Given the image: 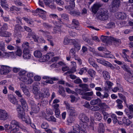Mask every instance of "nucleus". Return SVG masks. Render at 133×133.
Here are the masks:
<instances>
[{
	"label": "nucleus",
	"instance_id": "nucleus-1",
	"mask_svg": "<svg viewBox=\"0 0 133 133\" xmlns=\"http://www.w3.org/2000/svg\"><path fill=\"white\" fill-rule=\"evenodd\" d=\"M79 118L82 122L80 124L81 127L78 124H76L73 128V132L71 131L69 133H87L85 128L87 126V123L89 121V118L85 114H82L79 115Z\"/></svg>",
	"mask_w": 133,
	"mask_h": 133
},
{
	"label": "nucleus",
	"instance_id": "nucleus-2",
	"mask_svg": "<svg viewBox=\"0 0 133 133\" xmlns=\"http://www.w3.org/2000/svg\"><path fill=\"white\" fill-rule=\"evenodd\" d=\"M17 111L18 113V117L21 119L22 121L30 125L33 128H35V125L31 122L30 117L29 116H25V113L24 110L21 108L20 105H18L17 106Z\"/></svg>",
	"mask_w": 133,
	"mask_h": 133
},
{
	"label": "nucleus",
	"instance_id": "nucleus-3",
	"mask_svg": "<svg viewBox=\"0 0 133 133\" xmlns=\"http://www.w3.org/2000/svg\"><path fill=\"white\" fill-rule=\"evenodd\" d=\"M64 104L66 106L67 111L69 113L70 118L68 121L70 123H72L74 121L75 117L77 116V113L74 108L71 107L67 101H64Z\"/></svg>",
	"mask_w": 133,
	"mask_h": 133
},
{
	"label": "nucleus",
	"instance_id": "nucleus-4",
	"mask_svg": "<svg viewBox=\"0 0 133 133\" xmlns=\"http://www.w3.org/2000/svg\"><path fill=\"white\" fill-rule=\"evenodd\" d=\"M101 39L103 42L107 44H109L113 42L115 44H117L119 45L121 43L120 39H116L112 37H109L108 36L102 35L101 36Z\"/></svg>",
	"mask_w": 133,
	"mask_h": 133
},
{
	"label": "nucleus",
	"instance_id": "nucleus-5",
	"mask_svg": "<svg viewBox=\"0 0 133 133\" xmlns=\"http://www.w3.org/2000/svg\"><path fill=\"white\" fill-rule=\"evenodd\" d=\"M97 17L101 20H107L108 18L107 12L105 10L101 9L97 14Z\"/></svg>",
	"mask_w": 133,
	"mask_h": 133
},
{
	"label": "nucleus",
	"instance_id": "nucleus-6",
	"mask_svg": "<svg viewBox=\"0 0 133 133\" xmlns=\"http://www.w3.org/2000/svg\"><path fill=\"white\" fill-rule=\"evenodd\" d=\"M10 133H14L19 130L20 127L19 123L15 120H12L11 122Z\"/></svg>",
	"mask_w": 133,
	"mask_h": 133
},
{
	"label": "nucleus",
	"instance_id": "nucleus-7",
	"mask_svg": "<svg viewBox=\"0 0 133 133\" xmlns=\"http://www.w3.org/2000/svg\"><path fill=\"white\" fill-rule=\"evenodd\" d=\"M97 62L103 65L108 67H110L111 69L114 70L115 67L110 63L108 61L102 59H97Z\"/></svg>",
	"mask_w": 133,
	"mask_h": 133
},
{
	"label": "nucleus",
	"instance_id": "nucleus-8",
	"mask_svg": "<svg viewBox=\"0 0 133 133\" xmlns=\"http://www.w3.org/2000/svg\"><path fill=\"white\" fill-rule=\"evenodd\" d=\"M9 117L8 113L5 110L0 109V120H5Z\"/></svg>",
	"mask_w": 133,
	"mask_h": 133
},
{
	"label": "nucleus",
	"instance_id": "nucleus-9",
	"mask_svg": "<svg viewBox=\"0 0 133 133\" xmlns=\"http://www.w3.org/2000/svg\"><path fill=\"white\" fill-rule=\"evenodd\" d=\"M8 98L9 101L12 104L14 105H16V109L17 110V106L18 105H19L18 104V101L16 98V97L14 96L11 95H8ZM21 106V105H20Z\"/></svg>",
	"mask_w": 133,
	"mask_h": 133
},
{
	"label": "nucleus",
	"instance_id": "nucleus-10",
	"mask_svg": "<svg viewBox=\"0 0 133 133\" xmlns=\"http://www.w3.org/2000/svg\"><path fill=\"white\" fill-rule=\"evenodd\" d=\"M0 70V73L1 74H5L9 72L11 70V68L8 66L2 65Z\"/></svg>",
	"mask_w": 133,
	"mask_h": 133
},
{
	"label": "nucleus",
	"instance_id": "nucleus-11",
	"mask_svg": "<svg viewBox=\"0 0 133 133\" xmlns=\"http://www.w3.org/2000/svg\"><path fill=\"white\" fill-rule=\"evenodd\" d=\"M19 101L24 110L27 111L28 110V107L25 99L23 98H22L19 99Z\"/></svg>",
	"mask_w": 133,
	"mask_h": 133
},
{
	"label": "nucleus",
	"instance_id": "nucleus-12",
	"mask_svg": "<svg viewBox=\"0 0 133 133\" xmlns=\"http://www.w3.org/2000/svg\"><path fill=\"white\" fill-rule=\"evenodd\" d=\"M121 2L119 0H113L111 3L112 7L113 10H117L120 6Z\"/></svg>",
	"mask_w": 133,
	"mask_h": 133
},
{
	"label": "nucleus",
	"instance_id": "nucleus-13",
	"mask_svg": "<svg viewBox=\"0 0 133 133\" xmlns=\"http://www.w3.org/2000/svg\"><path fill=\"white\" fill-rule=\"evenodd\" d=\"M22 30V27L18 25L15 26L14 29V34L16 36H21L20 31Z\"/></svg>",
	"mask_w": 133,
	"mask_h": 133
},
{
	"label": "nucleus",
	"instance_id": "nucleus-14",
	"mask_svg": "<svg viewBox=\"0 0 133 133\" xmlns=\"http://www.w3.org/2000/svg\"><path fill=\"white\" fill-rule=\"evenodd\" d=\"M23 58L25 59H30L31 57V54L29 50L24 49L23 50Z\"/></svg>",
	"mask_w": 133,
	"mask_h": 133
},
{
	"label": "nucleus",
	"instance_id": "nucleus-15",
	"mask_svg": "<svg viewBox=\"0 0 133 133\" xmlns=\"http://www.w3.org/2000/svg\"><path fill=\"white\" fill-rule=\"evenodd\" d=\"M71 70L67 71L65 74L67 73L70 74L76 71V68L77 67V66L76 62H71Z\"/></svg>",
	"mask_w": 133,
	"mask_h": 133
},
{
	"label": "nucleus",
	"instance_id": "nucleus-16",
	"mask_svg": "<svg viewBox=\"0 0 133 133\" xmlns=\"http://www.w3.org/2000/svg\"><path fill=\"white\" fill-rule=\"evenodd\" d=\"M39 104H38L37 105L33 104L31 106V111L32 113H37L39 112Z\"/></svg>",
	"mask_w": 133,
	"mask_h": 133
},
{
	"label": "nucleus",
	"instance_id": "nucleus-17",
	"mask_svg": "<svg viewBox=\"0 0 133 133\" xmlns=\"http://www.w3.org/2000/svg\"><path fill=\"white\" fill-rule=\"evenodd\" d=\"M21 80L27 84H31L33 82V80L31 78H29L27 80L26 77H23L20 78Z\"/></svg>",
	"mask_w": 133,
	"mask_h": 133
},
{
	"label": "nucleus",
	"instance_id": "nucleus-18",
	"mask_svg": "<svg viewBox=\"0 0 133 133\" xmlns=\"http://www.w3.org/2000/svg\"><path fill=\"white\" fill-rule=\"evenodd\" d=\"M117 18L121 19H125L128 16L127 14L124 12H118L117 13Z\"/></svg>",
	"mask_w": 133,
	"mask_h": 133
},
{
	"label": "nucleus",
	"instance_id": "nucleus-19",
	"mask_svg": "<svg viewBox=\"0 0 133 133\" xmlns=\"http://www.w3.org/2000/svg\"><path fill=\"white\" fill-rule=\"evenodd\" d=\"M10 55L8 53L4 51L3 50L0 49V58H6L9 57Z\"/></svg>",
	"mask_w": 133,
	"mask_h": 133
},
{
	"label": "nucleus",
	"instance_id": "nucleus-20",
	"mask_svg": "<svg viewBox=\"0 0 133 133\" xmlns=\"http://www.w3.org/2000/svg\"><path fill=\"white\" fill-rule=\"evenodd\" d=\"M75 0H70V5L69 6H65V8L66 9L69 10H71L74 9L75 6L74 2Z\"/></svg>",
	"mask_w": 133,
	"mask_h": 133
},
{
	"label": "nucleus",
	"instance_id": "nucleus-21",
	"mask_svg": "<svg viewBox=\"0 0 133 133\" xmlns=\"http://www.w3.org/2000/svg\"><path fill=\"white\" fill-rule=\"evenodd\" d=\"M101 5L98 3L95 4L92 8V11L94 14L97 12L98 8L100 7Z\"/></svg>",
	"mask_w": 133,
	"mask_h": 133
},
{
	"label": "nucleus",
	"instance_id": "nucleus-22",
	"mask_svg": "<svg viewBox=\"0 0 133 133\" xmlns=\"http://www.w3.org/2000/svg\"><path fill=\"white\" fill-rule=\"evenodd\" d=\"M11 35V34L7 31H0V36L3 37H9Z\"/></svg>",
	"mask_w": 133,
	"mask_h": 133
},
{
	"label": "nucleus",
	"instance_id": "nucleus-23",
	"mask_svg": "<svg viewBox=\"0 0 133 133\" xmlns=\"http://www.w3.org/2000/svg\"><path fill=\"white\" fill-rule=\"evenodd\" d=\"M122 121L123 124L127 126H129L132 123V122L129 119L125 117H124L122 119Z\"/></svg>",
	"mask_w": 133,
	"mask_h": 133
},
{
	"label": "nucleus",
	"instance_id": "nucleus-24",
	"mask_svg": "<svg viewBox=\"0 0 133 133\" xmlns=\"http://www.w3.org/2000/svg\"><path fill=\"white\" fill-rule=\"evenodd\" d=\"M122 67L125 71L128 72L129 76L131 74V73L132 71L130 70V68L127 65L124 64L122 66Z\"/></svg>",
	"mask_w": 133,
	"mask_h": 133
},
{
	"label": "nucleus",
	"instance_id": "nucleus-25",
	"mask_svg": "<svg viewBox=\"0 0 133 133\" xmlns=\"http://www.w3.org/2000/svg\"><path fill=\"white\" fill-rule=\"evenodd\" d=\"M40 31L43 32V35L45 37H46L48 40L49 41V39H50L52 38V36L49 35L50 33L49 32L44 31L42 30H41Z\"/></svg>",
	"mask_w": 133,
	"mask_h": 133
},
{
	"label": "nucleus",
	"instance_id": "nucleus-26",
	"mask_svg": "<svg viewBox=\"0 0 133 133\" xmlns=\"http://www.w3.org/2000/svg\"><path fill=\"white\" fill-rule=\"evenodd\" d=\"M109 52L108 53H105L103 55H100L99 56L104 58H114V56L112 54H110Z\"/></svg>",
	"mask_w": 133,
	"mask_h": 133
},
{
	"label": "nucleus",
	"instance_id": "nucleus-27",
	"mask_svg": "<svg viewBox=\"0 0 133 133\" xmlns=\"http://www.w3.org/2000/svg\"><path fill=\"white\" fill-rule=\"evenodd\" d=\"M94 117L95 119L98 121H100L102 118L101 114L98 112H95L94 114Z\"/></svg>",
	"mask_w": 133,
	"mask_h": 133
},
{
	"label": "nucleus",
	"instance_id": "nucleus-28",
	"mask_svg": "<svg viewBox=\"0 0 133 133\" xmlns=\"http://www.w3.org/2000/svg\"><path fill=\"white\" fill-rule=\"evenodd\" d=\"M56 25V26L55 27L54 29V31L55 33H58L59 32L61 31L60 26L58 25L59 24V22L57 23L56 22L54 23Z\"/></svg>",
	"mask_w": 133,
	"mask_h": 133
},
{
	"label": "nucleus",
	"instance_id": "nucleus-29",
	"mask_svg": "<svg viewBox=\"0 0 133 133\" xmlns=\"http://www.w3.org/2000/svg\"><path fill=\"white\" fill-rule=\"evenodd\" d=\"M103 75L104 78L106 80H108L110 78L109 74L108 71H104L103 72Z\"/></svg>",
	"mask_w": 133,
	"mask_h": 133
},
{
	"label": "nucleus",
	"instance_id": "nucleus-30",
	"mask_svg": "<svg viewBox=\"0 0 133 133\" xmlns=\"http://www.w3.org/2000/svg\"><path fill=\"white\" fill-rule=\"evenodd\" d=\"M1 5L4 9L6 10H8V5L6 4L5 0H1Z\"/></svg>",
	"mask_w": 133,
	"mask_h": 133
},
{
	"label": "nucleus",
	"instance_id": "nucleus-31",
	"mask_svg": "<svg viewBox=\"0 0 133 133\" xmlns=\"http://www.w3.org/2000/svg\"><path fill=\"white\" fill-rule=\"evenodd\" d=\"M15 54L16 56L19 57L22 56V50L18 46L17 47V50L15 52Z\"/></svg>",
	"mask_w": 133,
	"mask_h": 133
},
{
	"label": "nucleus",
	"instance_id": "nucleus-32",
	"mask_svg": "<svg viewBox=\"0 0 133 133\" xmlns=\"http://www.w3.org/2000/svg\"><path fill=\"white\" fill-rule=\"evenodd\" d=\"M80 87L82 88L83 90L85 91H89V89L88 88V86L86 84H81L79 85Z\"/></svg>",
	"mask_w": 133,
	"mask_h": 133
},
{
	"label": "nucleus",
	"instance_id": "nucleus-33",
	"mask_svg": "<svg viewBox=\"0 0 133 133\" xmlns=\"http://www.w3.org/2000/svg\"><path fill=\"white\" fill-rule=\"evenodd\" d=\"M124 111L126 113L127 116L129 119H131L133 117V114L130 112H129L128 109H125Z\"/></svg>",
	"mask_w": 133,
	"mask_h": 133
},
{
	"label": "nucleus",
	"instance_id": "nucleus-34",
	"mask_svg": "<svg viewBox=\"0 0 133 133\" xmlns=\"http://www.w3.org/2000/svg\"><path fill=\"white\" fill-rule=\"evenodd\" d=\"M129 82L133 83V71H132L128 78L126 79Z\"/></svg>",
	"mask_w": 133,
	"mask_h": 133
},
{
	"label": "nucleus",
	"instance_id": "nucleus-35",
	"mask_svg": "<svg viewBox=\"0 0 133 133\" xmlns=\"http://www.w3.org/2000/svg\"><path fill=\"white\" fill-rule=\"evenodd\" d=\"M116 102L117 104V106L118 109H122L123 108V106L122 103L123 102L122 101L119 99H117L116 101Z\"/></svg>",
	"mask_w": 133,
	"mask_h": 133
},
{
	"label": "nucleus",
	"instance_id": "nucleus-36",
	"mask_svg": "<svg viewBox=\"0 0 133 133\" xmlns=\"http://www.w3.org/2000/svg\"><path fill=\"white\" fill-rule=\"evenodd\" d=\"M34 54L35 57L39 58L42 55L41 52L39 50H36L34 52Z\"/></svg>",
	"mask_w": 133,
	"mask_h": 133
},
{
	"label": "nucleus",
	"instance_id": "nucleus-37",
	"mask_svg": "<svg viewBox=\"0 0 133 133\" xmlns=\"http://www.w3.org/2000/svg\"><path fill=\"white\" fill-rule=\"evenodd\" d=\"M58 65L60 66H63L65 65V64L63 62L61 61L58 63H54L52 64V66L58 68L59 67Z\"/></svg>",
	"mask_w": 133,
	"mask_h": 133
},
{
	"label": "nucleus",
	"instance_id": "nucleus-38",
	"mask_svg": "<svg viewBox=\"0 0 133 133\" xmlns=\"http://www.w3.org/2000/svg\"><path fill=\"white\" fill-rule=\"evenodd\" d=\"M45 97V95H44L43 93L41 92H39L35 96V98L37 99H39L42 97Z\"/></svg>",
	"mask_w": 133,
	"mask_h": 133
},
{
	"label": "nucleus",
	"instance_id": "nucleus-39",
	"mask_svg": "<svg viewBox=\"0 0 133 133\" xmlns=\"http://www.w3.org/2000/svg\"><path fill=\"white\" fill-rule=\"evenodd\" d=\"M59 93L62 96L64 97L65 96V93L64 88L62 87L59 86Z\"/></svg>",
	"mask_w": 133,
	"mask_h": 133
},
{
	"label": "nucleus",
	"instance_id": "nucleus-40",
	"mask_svg": "<svg viewBox=\"0 0 133 133\" xmlns=\"http://www.w3.org/2000/svg\"><path fill=\"white\" fill-rule=\"evenodd\" d=\"M70 97L71 99L70 101L72 103L77 102L78 99L79 98V97H76L73 95L70 96Z\"/></svg>",
	"mask_w": 133,
	"mask_h": 133
},
{
	"label": "nucleus",
	"instance_id": "nucleus-41",
	"mask_svg": "<svg viewBox=\"0 0 133 133\" xmlns=\"http://www.w3.org/2000/svg\"><path fill=\"white\" fill-rule=\"evenodd\" d=\"M100 101V99L98 98L96 99H93L91 101L90 104L91 105H94L97 104Z\"/></svg>",
	"mask_w": 133,
	"mask_h": 133
},
{
	"label": "nucleus",
	"instance_id": "nucleus-42",
	"mask_svg": "<svg viewBox=\"0 0 133 133\" xmlns=\"http://www.w3.org/2000/svg\"><path fill=\"white\" fill-rule=\"evenodd\" d=\"M32 35V38L34 39L35 42H39V37L38 36L35 35V34L32 32L30 33Z\"/></svg>",
	"mask_w": 133,
	"mask_h": 133
},
{
	"label": "nucleus",
	"instance_id": "nucleus-43",
	"mask_svg": "<svg viewBox=\"0 0 133 133\" xmlns=\"http://www.w3.org/2000/svg\"><path fill=\"white\" fill-rule=\"evenodd\" d=\"M46 118L47 120L49 121H51L54 122H56V119L53 116H50L49 117L46 116Z\"/></svg>",
	"mask_w": 133,
	"mask_h": 133
},
{
	"label": "nucleus",
	"instance_id": "nucleus-44",
	"mask_svg": "<svg viewBox=\"0 0 133 133\" xmlns=\"http://www.w3.org/2000/svg\"><path fill=\"white\" fill-rule=\"evenodd\" d=\"M22 46L23 50H29L28 48H29V43L28 42L23 43L22 44Z\"/></svg>",
	"mask_w": 133,
	"mask_h": 133
},
{
	"label": "nucleus",
	"instance_id": "nucleus-45",
	"mask_svg": "<svg viewBox=\"0 0 133 133\" xmlns=\"http://www.w3.org/2000/svg\"><path fill=\"white\" fill-rule=\"evenodd\" d=\"M99 127L100 129L98 130V132L100 133H103L104 125L102 123H99Z\"/></svg>",
	"mask_w": 133,
	"mask_h": 133
},
{
	"label": "nucleus",
	"instance_id": "nucleus-46",
	"mask_svg": "<svg viewBox=\"0 0 133 133\" xmlns=\"http://www.w3.org/2000/svg\"><path fill=\"white\" fill-rule=\"evenodd\" d=\"M63 43L64 45H68L70 43V39H69L67 37H65L64 38Z\"/></svg>",
	"mask_w": 133,
	"mask_h": 133
},
{
	"label": "nucleus",
	"instance_id": "nucleus-47",
	"mask_svg": "<svg viewBox=\"0 0 133 133\" xmlns=\"http://www.w3.org/2000/svg\"><path fill=\"white\" fill-rule=\"evenodd\" d=\"M15 4L18 6H25V5L22 3L19 0H16L15 1Z\"/></svg>",
	"mask_w": 133,
	"mask_h": 133
},
{
	"label": "nucleus",
	"instance_id": "nucleus-48",
	"mask_svg": "<svg viewBox=\"0 0 133 133\" xmlns=\"http://www.w3.org/2000/svg\"><path fill=\"white\" fill-rule=\"evenodd\" d=\"M39 89L38 87L35 86H33V92L35 95L37 94L39 92Z\"/></svg>",
	"mask_w": 133,
	"mask_h": 133
},
{
	"label": "nucleus",
	"instance_id": "nucleus-49",
	"mask_svg": "<svg viewBox=\"0 0 133 133\" xmlns=\"http://www.w3.org/2000/svg\"><path fill=\"white\" fill-rule=\"evenodd\" d=\"M44 95H45L44 97H48L50 95L49 90L47 89H44L43 91Z\"/></svg>",
	"mask_w": 133,
	"mask_h": 133
},
{
	"label": "nucleus",
	"instance_id": "nucleus-50",
	"mask_svg": "<svg viewBox=\"0 0 133 133\" xmlns=\"http://www.w3.org/2000/svg\"><path fill=\"white\" fill-rule=\"evenodd\" d=\"M88 72L91 77H93L95 75V72L92 69H89L88 71Z\"/></svg>",
	"mask_w": 133,
	"mask_h": 133
},
{
	"label": "nucleus",
	"instance_id": "nucleus-51",
	"mask_svg": "<svg viewBox=\"0 0 133 133\" xmlns=\"http://www.w3.org/2000/svg\"><path fill=\"white\" fill-rule=\"evenodd\" d=\"M111 117L112 118L114 123H116L118 121L116 115L115 114H113L111 115Z\"/></svg>",
	"mask_w": 133,
	"mask_h": 133
},
{
	"label": "nucleus",
	"instance_id": "nucleus-52",
	"mask_svg": "<svg viewBox=\"0 0 133 133\" xmlns=\"http://www.w3.org/2000/svg\"><path fill=\"white\" fill-rule=\"evenodd\" d=\"M72 24L75 26V28H76V26H78L79 25V23L77 20L73 19L72 21Z\"/></svg>",
	"mask_w": 133,
	"mask_h": 133
},
{
	"label": "nucleus",
	"instance_id": "nucleus-53",
	"mask_svg": "<svg viewBox=\"0 0 133 133\" xmlns=\"http://www.w3.org/2000/svg\"><path fill=\"white\" fill-rule=\"evenodd\" d=\"M115 25L114 23L110 22L107 24V28H113L115 27Z\"/></svg>",
	"mask_w": 133,
	"mask_h": 133
},
{
	"label": "nucleus",
	"instance_id": "nucleus-54",
	"mask_svg": "<svg viewBox=\"0 0 133 133\" xmlns=\"http://www.w3.org/2000/svg\"><path fill=\"white\" fill-rule=\"evenodd\" d=\"M36 12L37 13H39L41 14H45L46 12L41 9L37 8L36 10Z\"/></svg>",
	"mask_w": 133,
	"mask_h": 133
},
{
	"label": "nucleus",
	"instance_id": "nucleus-55",
	"mask_svg": "<svg viewBox=\"0 0 133 133\" xmlns=\"http://www.w3.org/2000/svg\"><path fill=\"white\" fill-rule=\"evenodd\" d=\"M26 71L25 70H23L20 71L19 72V75L20 76H22L20 78H21L23 77H25L24 75H25L26 73Z\"/></svg>",
	"mask_w": 133,
	"mask_h": 133
},
{
	"label": "nucleus",
	"instance_id": "nucleus-56",
	"mask_svg": "<svg viewBox=\"0 0 133 133\" xmlns=\"http://www.w3.org/2000/svg\"><path fill=\"white\" fill-rule=\"evenodd\" d=\"M41 127L42 128L46 129L49 127V125L46 122H43L41 125Z\"/></svg>",
	"mask_w": 133,
	"mask_h": 133
},
{
	"label": "nucleus",
	"instance_id": "nucleus-57",
	"mask_svg": "<svg viewBox=\"0 0 133 133\" xmlns=\"http://www.w3.org/2000/svg\"><path fill=\"white\" fill-rule=\"evenodd\" d=\"M126 106L128 108L129 112H133V105H128L126 104Z\"/></svg>",
	"mask_w": 133,
	"mask_h": 133
},
{
	"label": "nucleus",
	"instance_id": "nucleus-58",
	"mask_svg": "<svg viewBox=\"0 0 133 133\" xmlns=\"http://www.w3.org/2000/svg\"><path fill=\"white\" fill-rule=\"evenodd\" d=\"M99 106L103 109H106L108 108V106L106 105V104L104 103H101L99 104Z\"/></svg>",
	"mask_w": 133,
	"mask_h": 133
},
{
	"label": "nucleus",
	"instance_id": "nucleus-59",
	"mask_svg": "<svg viewBox=\"0 0 133 133\" xmlns=\"http://www.w3.org/2000/svg\"><path fill=\"white\" fill-rule=\"evenodd\" d=\"M4 127L5 128V130L7 131H10L11 130V125H10L8 124H5L4 125Z\"/></svg>",
	"mask_w": 133,
	"mask_h": 133
},
{
	"label": "nucleus",
	"instance_id": "nucleus-60",
	"mask_svg": "<svg viewBox=\"0 0 133 133\" xmlns=\"http://www.w3.org/2000/svg\"><path fill=\"white\" fill-rule=\"evenodd\" d=\"M122 53L123 54V57H125L128 56L126 53L128 54L129 53V51L127 49H123L122 50Z\"/></svg>",
	"mask_w": 133,
	"mask_h": 133
},
{
	"label": "nucleus",
	"instance_id": "nucleus-61",
	"mask_svg": "<svg viewBox=\"0 0 133 133\" xmlns=\"http://www.w3.org/2000/svg\"><path fill=\"white\" fill-rule=\"evenodd\" d=\"M24 93L28 96H30V93L29 92L28 90L27 89V88L22 90Z\"/></svg>",
	"mask_w": 133,
	"mask_h": 133
},
{
	"label": "nucleus",
	"instance_id": "nucleus-62",
	"mask_svg": "<svg viewBox=\"0 0 133 133\" xmlns=\"http://www.w3.org/2000/svg\"><path fill=\"white\" fill-rule=\"evenodd\" d=\"M87 70L86 68H82L80 70L79 73L81 75H82L83 73L86 72Z\"/></svg>",
	"mask_w": 133,
	"mask_h": 133
},
{
	"label": "nucleus",
	"instance_id": "nucleus-63",
	"mask_svg": "<svg viewBox=\"0 0 133 133\" xmlns=\"http://www.w3.org/2000/svg\"><path fill=\"white\" fill-rule=\"evenodd\" d=\"M55 115L58 118L60 115V111L59 109H57L55 110Z\"/></svg>",
	"mask_w": 133,
	"mask_h": 133
},
{
	"label": "nucleus",
	"instance_id": "nucleus-64",
	"mask_svg": "<svg viewBox=\"0 0 133 133\" xmlns=\"http://www.w3.org/2000/svg\"><path fill=\"white\" fill-rule=\"evenodd\" d=\"M105 84L106 85L108 86L109 88H110L113 85V83L109 81H106Z\"/></svg>",
	"mask_w": 133,
	"mask_h": 133
}]
</instances>
